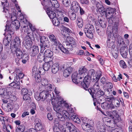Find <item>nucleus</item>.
I'll use <instances>...</instances> for the list:
<instances>
[{"label": "nucleus", "instance_id": "obj_60", "mask_svg": "<svg viewBox=\"0 0 132 132\" xmlns=\"http://www.w3.org/2000/svg\"><path fill=\"white\" fill-rule=\"evenodd\" d=\"M47 118L50 120H53V117L51 114L50 113H48L47 115Z\"/></svg>", "mask_w": 132, "mask_h": 132}, {"label": "nucleus", "instance_id": "obj_6", "mask_svg": "<svg viewBox=\"0 0 132 132\" xmlns=\"http://www.w3.org/2000/svg\"><path fill=\"white\" fill-rule=\"evenodd\" d=\"M41 69H43V67H38V69L37 67H34L32 69V77L35 79L37 83L40 81V76L38 72L40 73L42 71H43Z\"/></svg>", "mask_w": 132, "mask_h": 132}, {"label": "nucleus", "instance_id": "obj_26", "mask_svg": "<svg viewBox=\"0 0 132 132\" xmlns=\"http://www.w3.org/2000/svg\"><path fill=\"white\" fill-rule=\"evenodd\" d=\"M47 13L50 18L52 20L55 18H57L56 17V14L54 12L49 11Z\"/></svg>", "mask_w": 132, "mask_h": 132}, {"label": "nucleus", "instance_id": "obj_21", "mask_svg": "<svg viewBox=\"0 0 132 132\" xmlns=\"http://www.w3.org/2000/svg\"><path fill=\"white\" fill-rule=\"evenodd\" d=\"M129 51L131 57L130 60L128 61V63L130 65L132 66V44H131L129 45Z\"/></svg>", "mask_w": 132, "mask_h": 132}, {"label": "nucleus", "instance_id": "obj_59", "mask_svg": "<svg viewBox=\"0 0 132 132\" xmlns=\"http://www.w3.org/2000/svg\"><path fill=\"white\" fill-rule=\"evenodd\" d=\"M38 59H40L41 60L40 61H41V60L42 61H44L45 62V57L44 58V56L43 55H42L41 54L39 55L38 56Z\"/></svg>", "mask_w": 132, "mask_h": 132}, {"label": "nucleus", "instance_id": "obj_13", "mask_svg": "<svg viewBox=\"0 0 132 132\" xmlns=\"http://www.w3.org/2000/svg\"><path fill=\"white\" fill-rule=\"evenodd\" d=\"M25 47L27 49H29L31 47L32 43L29 37L27 36L23 42Z\"/></svg>", "mask_w": 132, "mask_h": 132}, {"label": "nucleus", "instance_id": "obj_12", "mask_svg": "<svg viewBox=\"0 0 132 132\" xmlns=\"http://www.w3.org/2000/svg\"><path fill=\"white\" fill-rule=\"evenodd\" d=\"M20 47H12L11 48V51L13 53H16L17 57L18 58H21L23 53L19 48Z\"/></svg>", "mask_w": 132, "mask_h": 132}, {"label": "nucleus", "instance_id": "obj_11", "mask_svg": "<svg viewBox=\"0 0 132 132\" xmlns=\"http://www.w3.org/2000/svg\"><path fill=\"white\" fill-rule=\"evenodd\" d=\"M113 34L112 33L109 34L108 40L107 41V45L109 48H111L114 45V42H115V37L113 36Z\"/></svg>", "mask_w": 132, "mask_h": 132}, {"label": "nucleus", "instance_id": "obj_47", "mask_svg": "<svg viewBox=\"0 0 132 132\" xmlns=\"http://www.w3.org/2000/svg\"><path fill=\"white\" fill-rule=\"evenodd\" d=\"M92 124L90 126H89L87 127L85 130L87 132H93V127L92 126Z\"/></svg>", "mask_w": 132, "mask_h": 132}, {"label": "nucleus", "instance_id": "obj_5", "mask_svg": "<svg viewBox=\"0 0 132 132\" xmlns=\"http://www.w3.org/2000/svg\"><path fill=\"white\" fill-rule=\"evenodd\" d=\"M45 56V63L43 64V66L47 65V66H52L53 62L51 61V59L53 58V52L50 50H47L45 51L44 52Z\"/></svg>", "mask_w": 132, "mask_h": 132}, {"label": "nucleus", "instance_id": "obj_40", "mask_svg": "<svg viewBox=\"0 0 132 132\" xmlns=\"http://www.w3.org/2000/svg\"><path fill=\"white\" fill-rule=\"evenodd\" d=\"M52 72L54 73H56L59 70V67H52Z\"/></svg>", "mask_w": 132, "mask_h": 132}, {"label": "nucleus", "instance_id": "obj_58", "mask_svg": "<svg viewBox=\"0 0 132 132\" xmlns=\"http://www.w3.org/2000/svg\"><path fill=\"white\" fill-rule=\"evenodd\" d=\"M20 82H19V84L18 83V82H16L14 86L13 87L17 89H20Z\"/></svg>", "mask_w": 132, "mask_h": 132}, {"label": "nucleus", "instance_id": "obj_41", "mask_svg": "<svg viewBox=\"0 0 132 132\" xmlns=\"http://www.w3.org/2000/svg\"><path fill=\"white\" fill-rule=\"evenodd\" d=\"M12 27L11 24L9 23H7L6 26L5 31H7L11 30Z\"/></svg>", "mask_w": 132, "mask_h": 132}, {"label": "nucleus", "instance_id": "obj_20", "mask_svg": "<svg viewBox=\"0 0 132 132\" xmlns=\"http://www.w3.org/2000/svg\"><path fill=\"white\" fill-rule=\"evenodd\" d=\"M11 39L12 36L11 35L8 34L6 38L4 39L3 40V43L6 46H7L9 43Z\"/></svg>", "mask_w": 132, "mask_h": 132}, {"label": "nucleus", "instance_id": "obj_24", "mask_svg": "<svg viewBox=\"0 0 132 132\" xmlns=\"http://www.w3.org/2000/svg\"><path fill=\"white\" fill-rule=\"evenodd\" d=\"M25 127L24 125H21L18 126L16 128V132H24L25 129Z\"/></svg>", "mask_w": 132, "mask_h": 132}, {"label": "nucleus", "instance_id": "obj_53", "mask_svg": "<svg viewBox=\"0 0 132 132\" xmlns=\"http://www.w3.org/2000/svg\"><path fill=\"white\" fill-rule=\"evenodd\" d=\"M67 70H64L63 73V76L65 77H67L70 75L69 72H67Z\"/></svg>", "mask_w": 132, "mask_h": 132}, {"label": "nucleus", "instance_id": "obj_30", "mask_svg": "<svg viewBox=\"0 0 132 132\" xmlns=\"http://www.w3.org/2000/svg\"><path fill=\"white\" fill-rule=\"evenodd\" d=\"M12 76L13 77L14 79V81L16 82H18L19 84L20 82L19 78L18 77V75L17 74L13 73L12 74Z\"/></svg>", "mask_w": 132, "mask_h": 132}, {"label": "nucleus", "instance_id": "obj_64", "mask_svg": "<svg viewBox=\"0 0 132 132\" xmlns=\"http://www.w3.org/2000/svg\"><path fill=\"white\" fill-rule=\"evenodd\" d=\"M65 6L67 7H69L70 5V3L69 1H67V2H65L63 3Z\"/></svg>", "mask_w": 132, "mask_h": 132}, {"label": "nucleus", "instance_id": "obj_32", "mask_svg": "<svg viewBox=\"0 0 132 132\" xmlns=\"http://www.w3.org/2000/svg\"><path fill=\"white\" fill-rule=\"evenodd\" d=\"M53 24L55 26H58L60 24V22L57 18L53 19L52 20Z\"/></svg>", "mask_w": 132, "mask_h": 132}, {"label": "nucleus", "instance_id": "obj_15", "mask_svg": "<svg viewBox=\"0 0 132 132\" xmlns=\"http://www.w3.org/2000/svg\"><path fill=\"white\" fill-rule=\"evenodd\" d=\"M120 51L122 57L124 58H126L128 52L127 46H124L121 47Z\"/></svg>", "mask_w": 132, "mask_h": 132}, {"label": "nucleus", "instance_id": "obj_61", "mask_svg": "<svg viewBox=\"0 0 132 132\" xmlns=\"http://www.w3.org/2000/svg\"><path fill=\"white\" fill-rule=\"evenodd\" d=\"M49 38L50 40L52 42L54 40L56 39L54 36L53 35H50L49 36Z\"/></svg>", "mask_w": 132, "mask_h": 132}, {"label": "nucleus", "instance_id": "obj_7", "mask_svg": "<svg viewBox=\"0 0 132 132\" xmlns=\"http://www.w3.org/2000/svg\"><path fill=\"white\" fill-rule=\"evenodd\" d=\"M49 95L48 91L44 90L40 92L39 94L37 93H36L35 97L36 100L38 101H39L40 99L42 101H44L47 98Z\"/></svg>", "mask_w": 132, "mask_h": 132}, {"label": "nucleus", "instance_id": "obj_10", "mask_svg": "<svg viewBox=\"0 0 132 132\" xmlns=\"http://www.w3.org/2000/svg\"><path fill=\"white\" fill-rule=\"evenodd\" d=\"M89 87V86L88 87ZM88 89L86 90H88V92H89L90 94L92 95V98H94V94L98 90L100 89V86L98 81H96L93 86V88L91 89H88Z\"/></svg>", "mask_w": 132, "mask_h": 132}, {"label": "nucleus", "instance_id": "obj_9", "mask_svg": "<svg viewBox=\"0 0 132 132\" xmlns=\"http://www.w3.org/2000/svg\"><path fill=\"white\" fill-rule=\"evenodd\" d=\"M87 28L84 29V31L87 37L89 38H92L93 37L92 32V30L93 29V26L89 24Z\"/></svg>", "mask_w": 132, "mask_h": 132}, {"label": "nucleus", "instance_id": "obj_22", "mask_svg": "<svg viewBox=\"0 0 132 132\" xmlns=\"http://www.w3.org/2000/svg\"><path fill=\"white\" fill-rule=\"evenodd\" d=\"M63 122H61L60 121L58 118H56L54 121V126H56L58 127L59 128L60 130V126H63L62 125H61L62 123Z\"/></svg>", "mask_w": 132, "mask_h": 132}, {"label": "nucleus", "instance_id": "obj_52", "mask_svg": "<svg viewBox=\"0 0 132 132\" xmlns=\"http://www.w3.org/2000/svg\"><path fill=\"white\" fill-rule=\"evenodd\" d=\"M47 81L44 79L42 80L41 82V84L43 86V87H44L47 84Z\"/></svg>", "mask_w": 132, "mask_h": 132}, {"label": "nucleus", "instance_id": "obj_38", "mask_svg": "<svg viewBox=\"0 0 132 132\" xmlns=\"http://www.w3.org/2000/svg\"><path fill=\"white\" fill-rule=\"evenodd\" d=\"M44 87L47 90H46L48 92L49 91H51L52 90V86L51 84H47Z\"/></svg>", "mask_w": 132, "mask_h": 132}, {"label": "nucleus", "instance_id": "obj_46", "mask_svg": "<svg viewBox=\"0 0 132 132\" xmlns=\"http://www.w3.org/2000/svg\"><path fill=\"white\" fill-rule=\"evenodd\" d=\"M0 94L4 95V96L7 95V92L5 89L4 88L0 89Z\"/></svg>", "mask_w": 132, "mask_h": 132}, {"label": "nucleus", "instance_id": "obj_25", "mask_svg": "<svg viewBox=\"0 0 132 132\" xmlns=\"http://www.w3.org/2000/svg\"><path fill=\"white\" fill-rule=\"evenodd\" d=\"M49 3H50L52 6L54 7L57 8L59 7V4H58V2L56 0H49Z\"/></svg>", "mask_w": 132, "mask_h": 132}, {"label": "nucleus", "instance_id": "obj_63", "mask_svg": "<svg viewBox=\"0 0 132 132\" xmlns=\"http://www.w3.org/2000/svg\"><path fill=\"white\" fill-rule=\"evenodd\" d=\"M59 128L58 127L56 126H54L53 128V130L54 132H58Z\"/></svg>", "mask_w": 132, "mask_h": 132}, {"label": "nucleus", "instance_id": "obj_4", "mask_svg": "<svg viewBox=\"0 0 132 132\" xmlns=\"http://www.w3.org/2000/svg\"><path fill=\"white\" fill-rule=\"evenodd\" d=\"M97 7L101 13L105 14L107 19L112 18L113 17L114 13L115 12V9L114 8H108L106 10L100 4L97 5Z\"/></svg>", "mask_w": 132, "mask_h": 132}, {"label": "nucleus", "instance_id": "obj_17", "mask_svg": "<svg viewBox=\"0 0 132 132\" xmlns=\"http://www.w3.org/2000/svg\"><path fill=\"white\" fill-rule=\"evenodd\" d=\"M113 117V119L114 122H117L120 119L119 115L118 114L117 111L114 110L112 112Z\"/></svg>", "mask_w": 132, "mask_h": 132}, {"label": "nucleus", "instance_id": "obj_3", "mask_svg": "<svg viewBox=\"0 0 132 132\" xmlns=\"http://www.w3.org/2000/svg\"><path fill=\"white\" fill-rule=\"evenodd\" d=\"M63 45L64 47L61 44H59L58 48L63 52L66 53L72 51L73 48L77 46L76 43L73 40L70 41V42H64Z\"/></svg>", "mask_w": 132, "mask_h": 132}, {"label": "nucleus", "instance_id": "obj_56", "mask_svg": "<svg viewBox=\"0 0 132 132\" xmlns=\"http://www.w3.org/2000/svg\"><path fill=\"white\" fill-rule=\"evenodd\" d=\"M101 22H100V23L101 26L103 28H105L106 27L105 22L103 20Z\"/></svg>", "mask_w": 132, "mask_h": 132}, {"label": "nucleus", "instance_id": "obj_16", "mask_svg": "<svg viewBox=\"0 0 132 132\" xmlns=\"http://www.w3.org/2000/svg\"><path fill=\"white\" fill-rule=\"evenodd\" d=\"M35 122L36 123L35 127L38 130H40L42 129L43 127L41 123L40 120L38 119L35 120Z\"/></svg>", "mask_w": 132, "mask_h": 132}, {"label": "nucleus", "instance_id": "obj_37", "mask_svg": "<svg viewBox=\"0 0 132 132\" xmlns=\"http://www.w3.org/2000/svg\"><path fill=\"white\" fill-rule=\"evenodd\" d=\"M66 125L68 128L70 129H71L75 127L74 125L69 122H66Z\"/></svg>", "mask_w": 132, "mask_h": 132}, {"label": "nucleus", "instance_id": "obj_36", "mask_svg": "<svg viewBox=\"0 0 132 132\" xmlns=\"http://www.w3.org/2000/svg\"><path fill=\"white\" fill-rule=\"evenodd\" d=\"M114 105L116 107H119L120 106V103L119 100L116 99H114L113 102Z\"/></svg>", "mask_w": 132, "mask_h": 132}, {"label": "nucleus", "instance_id": "obj_18", "mask_svg": "<svg viewBox=\"0 0 132 132\" xmlns=\"http://www.w3.org/2000/svg\"><path fill=\"white\" fill-rule=\"evenodd\" d=\"M20 42L19 38L18 37H15L14 40L13 45L12 47H20Z\"/></svg>", "mask_w": 132, "mask_h": 132}, {"label": "nucleus", "instance_id": "obj_27", "mask_svg": "<svg viewBox=\"0 0 132 132\" xmlns=\"http://www.w3.org/2000/svg\"><path fill=\"white\" fill-rule=\"evenodd\" d=\"M62 112L63 115L65 118L69 119H70L71 115L67 111L62 110Z\"/></svg>", "mask_w": 132, "mask_h": 132}, {"label": "nucleus", "instance_id": "obj_51", "mask_svg": "<svg viewBox=\"0 0 132 132\" xmlns=\"http://www.w3.org/2000/svg\"><path fill=\"white\" fill-rule=\"evenodd\" d=\"M52 42H53V44L56 46L57 45H58V46L59 45V44H61L60 43H59V42L56 39L52 41ZM58 48H57V47H56V50H58Z\"/></svg>", "mask_w": 132, "mask_h": 132}, {"label": "nucleus", "instance_id": "obj_44", "mask_svg": "<svg viewBox=\"0 0 132 132\" xmlns=\"http://www.w3.org/2000/svg\"><path fill=\"white\" fill-rule=\"evenodd\" d=\"M3 130L5 132H10V131L9 129V128L7 125L6 126L4 123L3 127Z\"/></svg>", "mask_w": 132, "mask_h": 132}, {"label": "nucleus", "instance_id": "obj_2", "mask_svg": "<svg viewBox=\"0 0 132 132\" xmlns=\"http://www.w3.org/2000/svg\"><path fill=\"white\" fill-rule=\"evenodd\" d=\"M87 70L84 67H81L79 70V74H78L76 72H74L72 74V81L76 84L80 85L81 87H82L81 85V82H83V81H82V79L84 77V73L87 72Z\"/></svg>", "mask_w": 132, "mask_h": 132}, {"label": "nucleus", "instance_id": "obj_23", "mask_svg": "<svg viewBox=\"0 0 132 132\" xmlns=\"http://www.w3.org/2000/svg\"><path fill=\"white\" fill-rule=\"evenodd\" d=\"M85 118L84 119L82 120L83 123L82 125V127L83 129L85 130L88 127L90 126L92 124L90 123H87L85 122Z\"/></svg>", "mask_w": 132, "mask_h": 132}, {"label": "nucleus", "instance_id": "obj_1", "mask_svg": "<svg viewBox=\"0 0 132 132\" xmlns=\"http://www.w3.org/2000/svg\"><path fill=\"white\" fill-rule=\"evenodd\" d=\"M102 76V73L101 71L97 70L95 73L93 69H90L88 71V74L83 79V82H81V86L85 90L88 89L91 79L93 81H98Z\"/></svg>", "mask_w": 132, "mask_h": 132}, {"label": "nucleus", "instance_id": "obj_33", "mask_svg": "<svg viewBox=\"0 0 132 132\" xmlns=\"http://www.w3.org/2000/svg\"><path fill=\"white\" fill-rule=\"evenodd\" d=\"M80 7L79 5L77 4L76 5L75 4L74 5H73V4H72L71 5V10H74V11L76 12L78 11L79 8H80Z\"/></svg>", "mask_w": 132, "mask_h": 132}, {"label": "nucleus", "instance_id": "obj_42", "mask_svg": "<svg viewBox=\"0 0 132 132\" xmlns=\"http://www.w3.org/2000/svg\"><path fill=\"white\" fill-rule=\"evenodd\" d=\"M61 113H59V114L57 117V118L58 119V120L62 122L65 120L64 117L61 114Z\"/></svg>", "mask_w": 132, "mask_h": 132}, {"label": "nucleus", "instance_id": "obj_55", "mask_svg": "<svg viewBox=\"0 0 132 132\" xmlns=\"http://www.w3.org/2000/svg\"><path fill=\"white\" fill-rule=\"evenodd\" d=\"M21 58L23 59H26V60H28L29 59V57L27 54H23Z\"/></svg>", "mask_w": 132, "mask_h": 132}, {"label": "nucleus", "instance_id": "obj_35", "mask_svg": "<svg viewBox=\"0 0 132 132\" xmlns=\"http://www.w3.org/2000/svg\"><path fill=\"white\" fill-rule=\"evenodd\" d=\"M118 29V25L117 24H114V26L112 28V31L111 33L113 34L114 33H117ZM110 34L111 33L110 32Z\"/></svg>", "mask_w": 132, "mask_h": 132}, {"label": "nucleus", "instance_id": "obj_14", "mask_svg": "<svg viewBox=\"0 0 132 132\" xmlns=\"http://www.w3.org/2000/svg\"><path fill=\"white\" fill-rule=\"evenodd\" d=\"M30 49V54L31 56H35L39 52V48L37 46H33Z\"/></svg>", "mask_w": 132, "mask_h": 132}, {"label": "nucleus", "instance_id": "obj_57", "mask_svg": "<svg viewBox=\"0 0 132 132\" xmlns=\"http://www.w3.org/2000/svg\"><path fill=\"white\" fill-rule=\"evenodd\" d=\"M101 82L102 84H104L106 83V79L104 77H102L100 79Z\"/></svg>", "mask_w": 132, "mask_h": 132}, {"label": "nucleus", "instance_id": "obj_19", "mask_svg": "<svg viewBox=\"0 0 132 132\" xmlns=\"http://www.w3.org/2000/svg\"><path fill=\"white\" fill-rule=\"evenodd\" d=\"M53 108L54 110L58 113H61L62 111V108L59 104L54 105L53 106Z\"/></svg>", "mask_w": 132, "mask_h": 132}, {"label": "nucleus", "instance_id": "obj_39", "mask_svg": "<svg viewBox=\"0 0 132 132\" xmlns=\"http://www.w3.org/2000/svg\"><path fill=\"white\" fill-rule=\"evenodd\" d=\"M60 130L61 132H71V130L70 129H69L66 130L65 128L63 126H60Z\"/></svg>", "mask_w": 132, "mask_h": 132}, {"label": "nucleus", "instance_id": "obj_45", "mask_svg": "<svg viewBox=\"0 0 132 132\" xmlns=\"http://www.w3.org/2000/svg\"><path fill=\"white\" fill-rule=\"evenodd\" d=\"M23 99L24 100H30V98L28 94L23 95Z\"/></svg>", "mask_w": 132, "mask_h": 132}, {"label": "nucleus", "instance_id": "obj_62", "mask_svg": "<svg viewBox=\"0 0 132 132\" xmlns=\"http://www.w3.org/2000/svg\"><path fill=\"white\" fill-rule=\"evenodd\" d=\"M105 100L109 102H113L114 99V98L112 97H110V98L107 97L105 98Z\"/></svg>", "mask_w": 132, "mask_h": 132}, {"label": "nucleus", "instance_id": "obj_49", "mask_svg": "<svg viewBox=\"0 0 132 132\" xmlns=\"http://www.w3.org/2000/svg\"><path fill=\"white\" fill-rule=\"evenodd\" d=\"M105 85L108 88L111 89L113 87L112 84L110 82H106Z\"/></svg>", "mask_w": 132, "mask_h": 132}, {"label": "nucleus", "instance_id": "obj_34", "mask_svg": "<svg viewBox=\"0 0 132 132\" xmlns=\"http://www.w3.org/2000/svg\"><path fill=\"white\" fill-rule=\"evenodd\" d=\"M109 104L107 102H103L101 103V106L103 109L107 110L109 109Z\"/></svg>", "mask_w": 132, "mask_h": 132}, {"label": "nucleus", "instance_id": "obj_43", "mask_svg": "<svg viewBox=\"0 0 132 132\" xmlns=\"http://www.w3.org/2000/svg\"><path fill=\"white\" fill-rule=\"evenodd\" d=\"M118 52L117 49L115 50L113 52L112 55L116 59L118 57Z\"/></svg>", "mask_w": 132, "mask_h": 132}, {"label": "nucleus", "instance_id": "obj_28", "mask_svg": "<svg viewBox=\"0 0 132 132\" xmlns=\"http://www.w3.org/2000/svg\"><path fill=\"white\" fill-rule=\"evenodd\" d=\"M77 20L78 27L80 28H82L83 26V21L82 18L80 17L78 18Z\"/></svg>", "mask_w": 132, "mask_h": 132}, {"label": "nucleus", "instance_id": "obj_54", "mask_svg": "<svg viewBox=\"0 0 132 132\" xmlns=\"http://www.w3.org/2000/svg\"><path fill=\"white\" fill-rule=\"evenodd\" d=\"M73 69V68L71 67H69L66 68L65 70H67V72H69L70 73L72 71Z\"/></svg>", "mask_w": 132, "mask_h": 132}, {"label": "nucleus", "instance_id": "obj_8", "mask_svg": "<svg viewBox=\"0 0 132 132\" xmlns=\"http://www.w3.org/2000/svg\"><path fill=\"white\" fill-rule=\"evenodd\" d=\"M41 50H44V48H48L49 46V42L48 38L45 36H40V38Z\"/></svg>", "mask_w": 132, "mask_h": 132}, {"label": "nucleus", "instance_id": "obj_48", "mask_svg": "<svg viewBox=\"0 0 132 132\" xmlns=\"http://www.w3.org/2000/svg\"><path fill=\"white\" fill-rule=\"evenodd\" d=\"M76 18V14L73 12L70 15V19L72 20H74Z\"/></svg>", "mask_w": 132, "mask_h": 132}, {"label": "nucleus", "instance_id": "obj_31", "mask_svg": "<svg viewBox=\"0 0 132 132\" xmlns=\"http://www.w3.org/2000/svg\"><path fill=\"white\" fill-rule=\"evenodd\" d=\"M12 24L15 26V28L16 29H18L20 26V23L19 21L17 20H14L12 21Z\"/></svg>", "mask_w": 132, "mask_h": 132}, {"label": "nucleus", "instance_id": "obj_50", "mask_svg": "<svg viewBox=\"0 0 132 132\" xmlns=\"http://www.w3.org/2000/svg\"><path fill=\"white\" fill-rule=\"evenodd\" d=\"M28 90L26 88H23L21 90V94L24 95V94H28Z\"/></svg>", "mask_w": 132, "mask_h": 132}, {"label": "nucleus", "instance_id": "obj_29", "mask_svg": "<svg viewBox=\"0 0 132 132\" xmlns=\"http://www.w3.org/2000/svg\"><path fill=\"white\" fill-rule=\"evenodd\" d=\"M96 92V93L95 94V97L96 96H97L98 97H101V96L103 95L104 94V92L100 89L98 91V90ZM96 99V98L94 97V99Z\"/></svg>", "mask_w": 132, "mask_h": 132}]
</instances>
